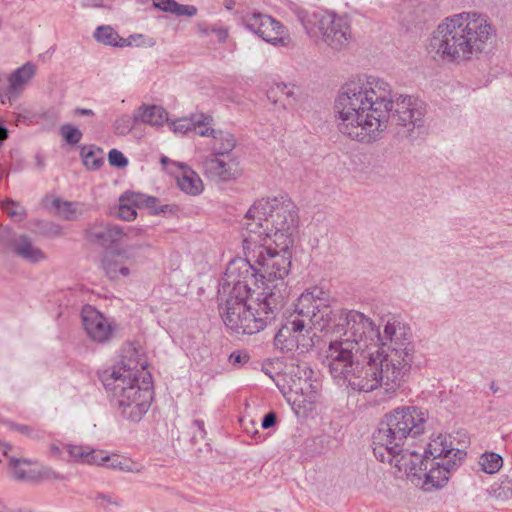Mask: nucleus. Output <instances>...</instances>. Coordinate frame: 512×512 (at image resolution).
<instances>
[{
    "label": "nucleus",
    "mask_w": 512,
    "mask_h": 512,
    "mask_svg": "<svg viewBox=\"0 0 512 512\" xmlns=\"http://www.w3.org/2000/svg\"><path fill=\"white\" fill-rule=\"evenodd\" d=\"M145 231L141 228L130 227L125 230L123 227L105 223L103 221L89 224L85 229V239L93 245L107 247L123 240L132 241L141 238Z\"/></svg>",
    "instance_id": "15"
},
{
    "label": "nucleus",
    "mask_w": 512,
    "mask_h": 512,
    "mask_svg": "<svg viewBox=\"0 0 512 512\" xmlns=\"http://www.w3.org/2000/svg\"><path fill=\"white\" fill-rule=\"evenodd\" d=\"M260 222V230L270 235L271 244L277 252H290L298 231V214L292 203L282 194L267 195L257 200L245 215V223Z\"/></svg>",
    "instance_id": "9"
},
{
    "label": "nucleus",
    "mask_w": 512,
    "mask_h": 512,
    "mask_svg": "<svg viewBox=\"0 0 512 512\" xmlns=\"http://www.w3.org/2000/svg\"><path fill=\"white\" fill-rule=\"evenodd\" d=\"M281 289L273 290V292L266 291L261 292L259 290H253L250 295V306L249 314L246 316V321L253 324L254 321L260 323L256 326L255 334L264 330L275 318L277 312L282 308V293Z\"/></svg>",
    "instance_id": "13"
},
{
    "label": "nucleus",
    "mask_w": 512,
    "mask_h": 512,
    "mask_svg": "<svg viewBox=\"0 0 512 512\" xmlns=\"http://www.w3.org/2000/svg\"><path fill=\"white\" fill-rule=\"evenodd\" d=\"M254 273L247 264L236 268L231 264L221 280L218 290L220 303V314L225 326L233 333L242 335L255 334L256 326L246 321L249 314L250 295L253 291L249 282L253 281Z\"/></svg>",
    "instance_id": "8"
},
{
    "label": "nucleus",
    "mask_w": 512,
    "mask_h": 512,
    "mask_svg": "<svg viewBox=\"0 0 512 512\" xmlns=\"http://www.w3.org/2000/svg\"><path fill=\"white\" fill-rule=\"evenodd\" d=\"M3 211L13 220L20 221L25 215L24 207L11 199H4L0 201Z\"/></svg>",
    "instance_id": "37"
},
{
    "label": "nucleus",
    "mask_w": 512,
    "mask_h": 512,
    "mask_svg": "<svg viewBox=\"0 0 512 512\" xmlns=\"http://www.w3.org/2000/svg\"><path fill=\"white\" fill-rule=\"evenodd\" d=\"M217 34H218V39L219 41L221 42H224L226 41L227 37H228V32L227 30H224V29H220L217 31Z\"/></svg>",
    "instance_id": "54"
},
{
    "label": "nucleus",
    "mask_w": 512,
    "mask_h": 512,
    "mask_svg": "<svg viewBox=\"0 0 512 512\" xmlns=\"http://www.w3.org/2000/svg\"><path fill=\"white\" fill-rule=\"evenodd\" d=\"M83 327L95 342L104 343L108 341L113 333L111 322L94 307L87 305L81 312Z\"/></svg>",
    "instance_id": "18"
},
{
    "label": "nucleus",
    "mask_w": 512,
    "mask_h": 512,
    "mask_svg": "<svg viewBox=\"0 0 512 512\" xmlns=\"http://www.w3.org/2000/svg\"><path fill=\"white\" fill-rule=\"evenodd\" d=\"M34 463L28 459H18L11 457L9 459V470L13 478L22 481H37L43 478L58 479V474L50 467L43 466L41 470L35 471L32 469H25L23 465H30Z\"/></svg>",
    "instance_id": "21"
},
{
    "label": "nucleus",
    "mask_w": 512,
    "mask_h": 512,
    "mask_svg": "<svg viewBox=\"0 0 512 512\" xmlns=\"http://www.w3.org/2000/svg\"><path fill=\"white\" fill-rule=\"evenodd\" d=\"M209 155L203 161V172L205 176L217 183L229 182L241 175L239 161L236 157Z\"/></svg>",
    "instance_id": "17"
},
{
    "label": "nucleus",
    "mask_w": 512,
    "mask_h": 512,
    "mask_svg": "<svg viewBox=\"0 0 512 512\" xmlns=\"http://www.w3.org/2000/svg\"><path fill=\"white\" fill-rule=\"evenodd\" d=\"M81 156L85 167L89 170H98L104 164V152L101 148L83 147Z\"/></svg>",
    "instance_id": "34"
},
{
    "label": "nucleus",
    "mask_w": 512,
    "mask_h": 512,
    "mask_svg": "<svg viewBox=\"0 0 512 512\" xmlns=\"http://www.w3.org/2000/svg\"><path fill=\"white\" fill-rule=\"evenodd\" d=\"M94 37L98 42H101L105 45H111L115 47H126L131 46L133 41L137 39H141L142 35H132L129 38L125 39L119 36V34L110 26H99L95 33Z\"/></svg>",
    "instance_id": "30"
},
{
    "label": "nucleus",
    "mask_w": 512,
    "mask_h": 512,
    "mask_svg": "<svg viewBox=\"0 0 512 512\" xmlns=\"http://www.w3.org/2000/svg\"><path fill=\"white\" fill-rule=\"evenodd\" d=\"M37 66L32 62H26L14 70L8 77L7 95L9 100L17 98L25 86L36 75Z\"/></svg>",
    "instance_id": "23"
},
{
    "label": "nucleus",
    "mask_w": 512,
    "mask_h": 512,
    "mask_svg": "<svg viewBox=\"0 0 512 512\" xmlns=\"http://www.w3.org/2000/svg\"><path fill=\"white\" fill-rule=\"evenodd\" d=\"M144 247H148V245L145 243H135L108 252L103 259V268L106 276L110 280L129 277L136 263L135 254Z\"/></svg>",
    "instance_id": "16"
},
{
    "label": "nucleus",
    "mask_w": 512,
    "mask_h": 512,
    "mask_svg": "<svg viewBox=\"0 0 512 512\" xmlns=\"http://www.w3.org/2000/svg\"><path fill=\"white\" fill-rule=\"evenodd\" d=\"M325 362L335 379L354 389H380L391 399L407 381L415 347L410 329L398 320H388L382 332L374 321L357 310L342 314L333 326Z\"/></svg>",
    "instance_id": "1"
},
{
    "label": "nucleus",
    "mask_w": 512,
    "mask_h": 512,
    "mask_svg": "<svg viewBox=\"0 0 512 512\" xmlns=\"http://www.w3.org/2000/svg\"><path fill=\"white\" fill-rule=\"evenodd\" d=\"M43 202L46 208L49 209L52 213L66 220L75 218L83 211L82 204L78 202L66 201L59 197H55L54 195L47 196Z\"/></svg>",
    "instance_id": "28"
},
{
    "label": "nucleus",
    "mask_w": 512,
    "mask_h": 512,
    "mask_svg": "<svg viewBox=\"0 0 512 512\" xmlns=\"http://www.w3.org/2000/svg\"><path fill=\"white\" fill-rule=\"evenodd\" d=\"M155 6L165 12H170L177 16L192 17L197 13L196 7L192 5L178 4L174 0H156Z\"/></svg>",
    "instance_id": "33"
},
{
    "label": "nucleus",
    "mask_w": 512,
    "mask_h": 512,
    "mask_svg": "<svg viewBox=\"0 0 512 512\" xmlns=\"http://www.w3.org/2000/svg\"><path fill=\"white\" fill-rule=\"evenodd\" d=\"M8 138V130L5 127H0V145Z\"/></svg>",
    "instance_id": "56"
},
{
    "label": "nucleus",
    "mask_w": 512,
    "mask_h": 512,
    "mask_svg": "<svg viewBox=\"0 0 512 512\" xmlns=\"http://www.w3.org/2000/svg\"><path fill=\"white\" fill-rule=\"evenodd\" d=\"M456 451L463 450L453 447L451 436L439 434L431 438L424 455H421V459H425L426 456L430 460L453 459Z\"/></svg>",
    "instance_id": "24"
},
{
    "label": "nucleus",
    "mask_w": 512,
    "mask_h": 512,
    "mask_svg": "<svg viewBox=\"0 0 512 512\" xmlns=\"http://www.w3.org/2000/svg\"><path fill=\"white\" fill-rule=\"evenodd\" d=\"M0 248L11 251L29 264H39L48 259V254L27 234H15L7 226H0Z\"/></svg>",
    "instance_id": "12"
},
{
    "label": "nucleus",
    "mask_w": 512,
    "mask_h": 512,
    "mask_svg": "<svg viewBox=\"0 0 512 512\" xmlns=\"http://www.w3.org/2000/svg\"><path fill=\"white\" fill-rule=\"evenodd\" d=\"M134 117L136 121L151 126H161L167 120V113L160 106H142L137 110Z\"/></svg>",
    "instance_id": "32"
},
{
    "label": "nucleus",
    "mask_w": 512,
    "mask_h": 512,
    "mask_svg": "<svg viewBox=\"0 0 512 512\" xmlns=\"http://www.w3.org/2000/svg\"><path fill=\"white\" fill-rule=\"evenodd\" d=\"M306 374H313V371L305 364H290L286 367V371L283 374V383H277L283 396L292 405H301L303 400L301 396L297 395V390H301L300 381Z\"/></svg>",
    "instance_id": "19"
},
{
    "label": "nucleus",
    "mask_w": 512,
    "mask_h": 512,
    "mask_svg": "<svg viewBox=\"0 0 512 512\" xmlns=\"http://www.w3.org/2000/svg\"><path fill=\"white\" fill-rule=\"evenodd\" d=\"M108 161L111 166L124 168L128 165L127 158L117 149H112L108 153Z\"/></svg>",
    "instance_id": "43"
},
{
    "label": "nucleus",
    "mask_w": 512,
    "mask_h": 512,
    "mask_svg": "<svg viewBox=\"0 0 512 512\" xmlns=\"http://www.w3.org/2000/svg\"><path fill=\"white\" fill-rule=\"evenodd\" d=\"M235 136L224 130H217L209 142L211 155L231 157L230 153L236 147Z\"/></svg>",
    "instance_id": "31"
},
{
    "label": "nucleus",
    "mask_w": 512,
    "mask_h": 512,
    "mask_svg": "<svg viewBox=\"0 0 512 512\" xmlns=\"http://www.w3.org/2000/svg\"><path fill=\"white\" fill-rule=\"evenodd\" d=\"M333 298L330 292L321 287H311L305 290L298 298L295 315L279 329L274 337V346L281 351L295 349L308 350L314 345L313 330H319L330 337V341L337 340L333 326L342 314L350 313L349 309L331 310Z\"/></svg>",
    "instance_id": "4"
},
{
    "label": "nucleus",
    "mask_w": 512,
    "mask_h": 512,
    "mask_svg": "<svg viewBox=\"0 0 512 512\" xmlns=\"http://www.w3.org/2000/svg\"><path fill=\"white\" fill-rule=\"evenodd\" d=\"M82 5L85 7H100L102 0H82Z\"/></svg>",
    "instance_id": "52"
},
{
    "label": "nucleus",
    "mask_w": 512,
    "mask_h": 512,
    "mask_svg": "<svg viewBox=\"0 0 512 512\" xmlns=\"http://www.w3.org/2000/svg\"><path fill=\"white\" fill-rule=\"evenodd\" d=\"M75 114H78V115H85V116H93L94 115V112L91 110V109H86V108H77L75 110Z\"/></svg>",
    "instance_id": "53"
},
{
    "label": "nucleus",
    "mask_w": 512,
    "mask_h": 512,
    "mask_svg": "<svg viewBox=\"0 0 512 512\" xmlns=\"http://www.w3.org/2000/svg\"><path fill=\"white\" fill-rule=\"evenodd\" d=\"M64 139L72 145L78 144L82 138V132L71 124H65L60 128Z\"/></svg>",
    "instance_id": "41"
},
{
    "label": "nucleus",
    "mask_w": 512,
    "mask_h": 512,
    "mask_svg": "<svg viewBox=\"0 0 512 512\" xmlns=\"http://www.w3.org/2000/svg\"><path fill=\"white\" fill-rule=\"evenodd\" d=\"M276 423V416L274 413H268L264 416L261 426L264 429H268Z\"/></svg>",
    "instance_id": "48"
},
{
    "label": "nucleus",
    "mask_w": 512,
    "mask_h": 512,
    "mask_svg": "<svg viewBox=\"0 0 512 512\" xmlns=\"http://www.w3.org/2000/svg\"><path fill=\"white\" fill-rule=\"evenodd\" d=\"M0 448H3V454L6 456L8 451L12 449V446L9 443L0 442Z\"/></svg>",
    "instance_id": "57"
},
{
    "label": "nucleus",
    "mask_w": 512,
    "mask_h": 512,
    "mask_svg": "<svg viewBox=\"0 0 512 512\" xmlns=\"http://www.w3.org/2000/svg\"><path fill=\"white\" fill-rule=\"evenodd\" d=\"M147 365L141 352L129 348L119 364L100 374L105 389L116 401L122 416L133 422L141 420L153 399Z\"/></svg>",
    "instance_id": "5"
},
{
    "label": "nucleus",
    "mask_w": 512,
    "mask_h": 512,
    "mask_svg": "<svg viewBox=\"0 0 512 512\" xmlns=\"http://www.w3.org/2000/svg\"><path fill=\"white\" fill-rule=\"evenodd\" d=\"M306 374H313V371L305 364H290L286 367V371L283 374V383H277L283 396L292 405H301L303 400L301 396L297 395V390H301L300 381Z\"/></svg>",
    "instance_id": "20"
},
{
    "label": "nucleus",
    "mask_w": 512,
    "mask_h": 512,
    "mask_svg": "<svg viewBox=\"0 0 512 512\" xmlns=\"http://www.w3.org/2000/svg\"><path fill=\"white\" fill-rule=\"evenodd\" d=\"M5 424L12 430H15L29 438L39 439L41 436L38 431H36L33 427L24 425V424H16L14 422H5Z\"/></svg>",
    "instance_id": "42"
},
{
    "label": "nucleus",
    "mask_w": 512,
    "mask_h": 512,
    "mask_svg": "<svg viewBox=\"0 0 512 512\" xmlns=\"http://www.w3.org/2000/svg\"><path fill=\"white\" fill-rule=\"evenodd\" d=\"M193 115L191 118H181L171 123V128L174 133L185 134L188 131H193V128L199 123L200 120Z\"/></svg>",
    "instance_id": "39"
},
{
    "label": "nucleus",
    "mask_w": 512,
    "mask_h": 512,
    "mask_svg": "<svg viewBox=\"0 0 512 512\" xmlns=\"http://www.w3.org/2000/svg\"><path fill=\"white\" fill-rule=\"evenodd\" d=\"M157 201L158 200L156 197L148 196L142 201V204L145 207L151 209L152 213L154 214L165 213L167 210H170L169 205H163L158 209L156 207Z\"/></svg>",
    "instance_id": "44"
},
{
    "label": "nucleus",
    "mask_w": 512,
    "mask_h": 512,
    "mask_svg": "<svg viewBox=\"0 0 512 512\" xmlns=\"http://www.w3.org/2000/svg\"><path fill=\"white\" fill-rule=\"evenodd\" d=\"M261 226L260 222L244 223L243 249L246 257L259 266L263 280L261 286L257 285V290L273 292L280 287L284 304L287 294L284 279L290 270L291 252H277L271 244L267 245L270 235L266 230H260Z\"/></svg>",
    "instance_id": "7"
},
{
    "label": "nucleus",
    "mask_w": 512,
    "mask_h": 512,
    "mask_svg": "<svg viewBox=\"0 0 512 512\" xmlns=\"http://www.w3.org/2000/svg\"><path fill=\"white\" fill-rule=\"evenodd\" d=\"M99 457H103L101 454H99ZM105 459L102 464L105 462H108V467L112 469H118L124 472L128 473H142L144 471V466L140 463L131 461L129 459H122L120 457H108Z\"/></svg>",
    "instance_id": "35"
},
{
    "label": "nucleus",
    "mask_w": 512,
    "mask_h": 512,
    "mask_svg": "<svg viewBox=\"0 0 512 512\" xmlns=\"http://www.w3.org/2000/svg\"><path fill=\"white\" fill-rule=\"evenodd\" d=\"M490 18L476 11H464L446 17L433 31L429 52L435 59L461 63L481 54L495 36Z\"/></svg>",
    "instance_id": "3"
},
{
    "label": "nucleus",
    "mask_w": 512,
    "mask_h": 512,
    "mask_svg": "<svg viewBox=\"0 0 512 512\" xmlns=\"http://www.w3.org/2000/svg\"><path fill=\"white\" fill-rule=\"evenodd\" d=\"M301 390H297V395L301 396L303 403L301 405H294L298 409L311 411L314 404L319 399L318 385L316 381L312 380V374H306L300 381Z\"/></svg>",
    "instance_id": "29"
},
{
    "label": "nucleus",
    "mask_w": 512,
    "mask_h": 512,
    "mask_svg": "<svg viewBox=\"0 0 512 512\" xmlns=\"http://www.w3.org/2000/svg\"><path fill=\"white\" fill-rule=\"evenodd\" d=\"M145 194H122L119 197L118 204L111 207L109 214L112 217L124 220L132 221L137 217V207L141 197Z\"/></svg>",
    "instance_id": "26"
},
{
    "label": "nucleus",
    "mask_w": 512,
    "mask_h": 512,
    "mask_svg": "<svg viewBox=\"0 0 512 512\" xmlns=\"http://www.w3.org/2000/svg\"><path fill=\"white\" fill-rule=\"evenodd\" d=\"M297 17L310 39L334 52L347 50L354 40L352 19L347 14L328 10H299Z\"/></svg>",
    "instance_id": "10"
},
{
    "label": "nucleus",
    "mask_w": 512,
    "mask_h": 512,
    "mask_svg": "<svg viewBox=\"0 0 512 512\" xmlns=\"http://www.w3.org/2000/svg\"><path fill=\"white\" fill-rule=\"evenodd\" d=\"M245 27L264 41L286 47L291 43L287 29L274 18L260 12H248L242 17Z\"/></svg>",
    "instance_id": "14"
},
{
    "label": "nucleus",
    "mask_w": 512,
    "mask_h": 512,
    "mask_svg": "<svg viewBox=\"0 0 512 512\" xmlns=\"http://www.w3.org/2000/svg\"><path fill=\"white\" fill-rule=\"evenodd\" d=\"M250 357L247 353H232L230 355V360L233 364H242L247 363Z\"/></svg>",
    "instance_id": "46"
},
{
    "label": "nucleus",
    "mask_w": 512,
    "mask_h": 512,
    "mask_svg": "<svg viewBox=\"0 0 512 512\" xmlns=\"http://www.w3.org/2000/svg\"><path fill=\"white\" fill-rule=\"evenodd\" d=\"M63 448L69 455L68 462L102 465V462L107 459V457H99V454L102 453L88 446L63 444Z\"/></svg>",
    "instance_id": "27"
},
{
    "label": "nucleus",
    "mask_w": 512,
    "mask_h": 512,
    "mask_svg": "<svg viewBox=\"0 0 512 512\" xmlns=\"http://www.w3.org/2000/svg\"><path fill=\"white\" fill-rule=\"evenodd\" d=\"M131 128V119L129 116L124 115L118 118L115 122V130L119 134H125Z\"/></svg>",
    "instance_id": "45"
},
{
    "label": "nucleus",
    "mask_w": 512,
    "mask_h": 512,
    "mask_svg": "<svg viewBox=\"0 0 512 512\" xmlns=\"http://www.w3.org/2000/svg\"><path fill=\"white\" fill-rule=\"evenodd\" d=\"M196 118H198L199 123L193 128V131H195L198 135L203 137H209L210 140L214 136L216 129L211 127L212 118L210 116H204V115H197Z\"/></svg>",
    "instance_id": "38"
},
{
    "label": "nucleus",
    "mask_w": 512,
    "mask_h": 512,
    "mask_svg": "<svg viewBox=\"0 0 512 512\" xmlns=\"http://www.w3.org/2000/svg\"><path fill=\"white\" fill-rule=\"evenodd\" d=\"M173 166L175 170L169 169V173L174 177L182 192H202L203 181L197 172L185 163L173 162Z\"/></svg>",
    "instance_id": "22"
},
{
    "label": "nucleus",
    "mask_w": 512,
    "mask_h": 512,
    "mask_svg": "<svg viewBox=\"0 0 512 512\" xmlns=\"http://www.w3.org/2000/svg\"><path fill=\"white\" fill-rule=\"evenodd\" d=\"M161 164L166 168V170L169 172V169L175 170V167L173 166L172 160H170L168 157L163 156L160 160Z\"/></svg>",
    "instance_id": "51"
},
{
    "label": "nucleus",
    "mask_w": 512,
    "mask_h": 512,
    "mask_svg": "<svg viewBox=\"0 0 512 512\" xmlns=\"http://www.w3.org/2000/svg\"><path fill=\"white\" fill-rule=\"evenodd\" d=\"M193 427L196 428V431L194 432V438L199 437L203 439L206 434L204 429V422L200 420H195L193 422Z\"/></svg>",
    "instance_id": "47"
},
{
    "label": "nucleus",
    "mask_w": 512,
    "mask_h": 512,
    "mask_svg": "<svg viewBox=\"0 0 512 512\" xmlns=\"http://www.w3.org/2000/svg\"><path fill=\"white\" fill-rule=\"evenodd\" d=\"M333 109L338 131L364 144L381 138L389 118L407 132L423 125L424 109L420 101L393 94L386 81L373 76H359L345 82Z\"/></svg>",
    "instance_id": "2"
},
{
    "label": "nucleus",
    "mask_w": 512,
    "mask_h": 512,
    "mask_svg": "<svg viewBox=\"0 0 512 512\" xmlns=\"http://www.w3.org/2000/svg\"><path fill=\"white\" fill-rule=\"evenodd\" d=\"M502 464V457L496 453H484L479 460L481 469L488 474L496 473L502 467Z\"/></svg>",
    "instance_id": "36"
},
{
    "label": "nucleus",
    "mask_w": 512,
    "mask_h": 512,
    "mask_svg": "<svg viewBox=\"0 0 512 512\" xmlns=\"http://www.w3.org/2000/svg\"><path fill=\"white\" fill-rule=\"evenodd\" d=\"M37 228L44 237H60L63 235L61 226L50 221H38Z\"/></svg>",
    "instance_id": "40"
},
{
    "label": "nucleus",
    "mask_w": 512,
    "mask_h": 512,
    "mask_svg": "<svg viewBox=\"0 0 512 512\" xmlns=\"http://www.w3.org/2000/svg\"><path fill=\"white\" fill-rule=\"evenodd\" d=\"M101 499H102L104 502H106V503H108V504H111V505H115V506H119V505H120L119 501H117V500H112V499H111V497H109V496H107V495H103V496H101Z\"/></svg>",
    "instance_id": "55"
},
{
    "label": "nucleus",
    "mask_w": 512,
    "mask_h": 512,
    "mask_svg": "<svg viewBox=\"0 0 512 512\" xmlns=\"http://www.w3.org/2000/svg\"><path fill=\"white\" fill-rule=\"evenodd\" d=\"M428 414L416 406H402L386 413L373 434L375 457L395 466L397 460L407 451L405 441L425 432Z\"/></svg>",
    "instance_id": "6"
},
{
    "label": "nucleus",
    "mask_w": 512,
    "mask_h": 512,
    "mask_svg": "<svg viewBox=\"0 0 512 512\" xmlns=\"http://www.w3.org/2000/svg\"><path fill=\"white\" fill-rule=\"evenodd\" d=\"M300 92L293 85L274 83L267 91V97L273 104H281L284 108L297 104Z\"/></svg>",
    "instance_id": "25"
},
{
    "label": "nucleus",
    "mask_w": 512,
    "mask_h": 512,
    "mask_svg": "<svg viewBox=\"0 0 512 512\" xmlns=\"http://www.w3.org/2000/svg\"><path fill=\"white\" fill-rule=\"evenodd\" d=\"M465 456V451H456L453 459L430 460L427 456L425 459H421V455L414 451H406L400 460H397L395 466L400 470L404 469L418 480H422V489L430 491L444 486Z\"/></svg>",
    "instance_id": "11"
},
{
    "label": "nucleus",
    "mask_w": 512,
    "mask_h": 512,
    "mask_svg": "<svg viewBox=\"0 0 512 512\" xmlns=\"http://www.w3.org/2000/svg\"><path fill=\"white\" fill-rule=\"evenodd\" d=\"M62 450H65L63 446L61 447L58 444H51L49 446V451L51 456L62 459Z\"/></svg>",
    "instance_id": "49"
},
{
    "label": "nucleus",
    "mask_w": 512,
    "mask_h": 512,
    "mask_svg": "<svg viewBox=\"0 0 512 512\" xmlns=\"http://www.w3.org/2000/svg\"><path fill=\"white\" fill-rule=\"evenodd\" d=\"M43 117L49 118L53 121H56L59 119V112L55 109L48 110L43 114Z\"/></svg>",
    "instance_id": "50"
}]
</instances>
